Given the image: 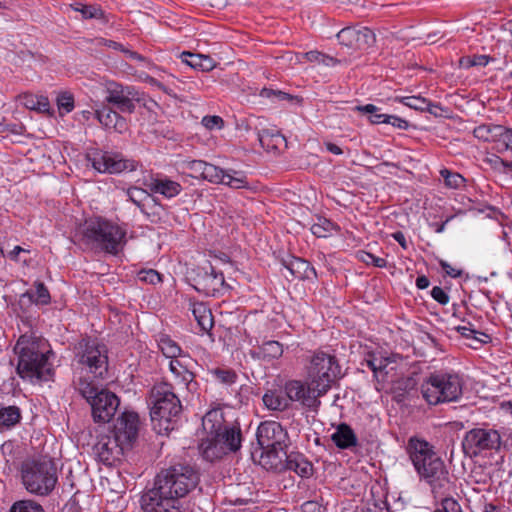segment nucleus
Instances as JSON below:
<instances>
[{
    "label": "nucleus",
    "instance_id": "nucleus-42",
    "mask_svg": "<svg viewBox=\"0 0 512 512\" xmlns=\"http://www.w3.org/2000/svg\"><path fill=\"white\" fill-rule=\"evenodd\" d=\"M126 194L132 203L139 207L142 212H145L144 202L150 198L147 190L139 187H130L127 189Z\"/></svg>",
    "mask_w": 512,
    "mask_h": 512
},
{
    "label": "nucleus",
    "instance_id": "nucleus-18",
    "mask_svg": "<svg viewBox=\"0 0 512 512\" xmlns=\"http://www.w3.org/2000/svg\"><path fill=\"white\" fill-rule=\"evenodd\" d=\"M285 394L289 402H300L303 406L317 410L321 402L319 400L324 394L316 390V386L307 379L306 383L299 380L287 381L284 385Z\"/></svg>",
    "mask_w": 512,
    "mask_h": 512
},
{
    "label": "nucleus",
    "instance_id": "nucleus-58",
    "mask_svg": "<svg viewBox=\"0 0 512 512\" xmlns=\"http://www.w3.org/2000/svg\"><path fill=\"white\" fill-rule=\"evenodd\" d=\"M302 57L305 58L307 61L317 62V63H320V61H324V60L333 61L332 57L327 56L318 51H309V52L303 53Z\"/></svg>",
    "mask_w": 512,
    "mask_h": 512
},
{
    "label": "nucleus",
    "instance_id": "nucleus-26",
    "mask_svg": "<svg viewBox=\"0 0 512 512\" xmlns=\"http://www.w3.org/2000/svg\"><path fill=\"white\" fill-rule=\"evenodd\" d=\"M507 133L512 135V132L508 131L506 127L495 124H482L473 129L474 136L486 142L502 141L503 135Z\"/></svg>",
    "mask_w": 512,
    "mask_h": 512
},
{
    "label": "nucleus",
    "instance_id": "nucleus-7",
    "mask_svg": "<svg viewBox=\"0 0 512 512\" xmlns=\"http://www.w3.org/2000/svg\"><path fill=\"white\" fill-rule=\"evenodd\" d=\"M407 452L418 474L434 483V491L444 486L443 482H448L444 462L427 441L411 437Z\"/></svg>",
    "mask_w": 512,
    "mask_h": 512
},
{
    "label": "nucleus",
    "instance_id": "nucleus-37",
    "mask_svg": "<svg viewBox=\"0 0 512 512\" xmlns=\"http://www.w3.org/2000/svg\"><path fill=\"white\" fill-rule=\"evenodd\" d=\"M258 140L263 148L275 149L285 138L278 132L270 129H263L258 132Z\"/></svg>",
    "mask_w": 512,
    "mask_h": 512
},
{
    "label": "nucleus",
    "instance_id": "nucleus-47",
    "mask_svg": "<svg viewBox=\"0 0 512 512\" xmlns=\"http://www.w3.org/2000/svg\"><path fill=\"white\" fill-rule=\"evenodd\" d=\"M356 110L360 112H364L370 114V121L373 124L386 123V118H388V114L379 113L380 108L373 104H367L364 106H357Z\"/></svg>",
    "mask_w": 512,
    "mask_h": 512
},
{
    "label": "nucleus",
    "instance_id": "nucleus-14",
    "mask_svg": "<svg viewBox=\"0 0 512 512\" xmlns=\"http://www.w3.org/2000/svg\"><path fill=\"white\" fill-rule=\"evenodd\" d=\"M501 436L494 429H472L466 433L462 446L466 454L476 456L486 450H499Z\"/></svg>",
    "mask_w": 512,
    "mask_h": 512
},
{
    "label": "nucleus",
    "instance_id": "nucleus-63",
    "mask_svg": "<svg viewBox=\"0 0 512 512\" xmlns=\"http://www.w3.org/2000/svg\"><path fill=\"white\" fill-rule=\"evenodd\" d=\"M392 237L401 245V247H403L404 249L407 248V241L402 232L397 231L392 234Z\"/></svg>",
    "mask_w": 512,
    "mask_h": 512
},
{
    "label": "nucleus",
    "instance_id": "nucleus-59",
    "mask_svg": "<svg viewBox=\"0 0 512 512\" xmlns=\"http://www.w3.org/2000/svg\"><path fill=\"white\" fill-rule=\"evenodd\" d=\"M386 120V124H390L399 129H407L409 126L406 120L394 115H388V118H386Z\"/></svg>",
    "mask_w": 512,
    "mask_h": 512
},
{
    "label": "nucleus",
    "instance_id": "nucleus-22",
    "mask_svg": "<svg viewBox=\"0 0 512 512\" xmlns=\"http://www.w3.org/2000/svg\"><path fill=\"white\" fill-rule=\"evenodd\" d=\"M280 467L293 471L302 478H307L313 473L312 464L304 457V455L297 452H291L288 454L286 451L285 455H282V464L279 465V468Z\"/></svg>",
    "mask_w": 512,
    "mask_h": 512
},
{
    "label": "nucleus",
    "instance_id": "nucleus-21",
    "mask_svg": "<svg viewBox=\"0 0 512 512\" xmlns=\"http://www.w3.org/2000/svg\"><path fill=\"white\" fill-rule=\"evenodd\" d=\"M446 386L447 382L444 376L431 375L429 379L422 384L423 397L431 405L445 402L447 400Z\"/></svg>",
    "mask_w": 512,
    "mask_h": 512
},
{
    "label": "nucleus",
    "instance_id": "nucleus-34",
    "mask_svg": "<svg viewBox=\"0 0 512 512\" xmlns=\"http://www.w3.org/2000/svg\"><path fill=\"white\" fill-rule=\"evenodd\" d=\"M171 373L177 380L178 385H182L188 393L192 395L198 393L199 384L195 380V374L189 368L179 370L174 367V371H171Z\"/></svg>",
    "mask_w": 512,
    "mask_h": 512
},
{
    "label": "nucleus",
    "instance_id": "nucleus-19",
    "mask_svg": "<svg viewBox=\"0 0 512 512\" xmlns=\"http://www.w3.org/2000/svg\"><path fill=\"white\" fill-rule=\"evenodd\" d=\"M126 450L129 449L124 447L110 432L98 435L92 448L95 458L107 466H112L120 461Z\"/></svg>",
    "mask_w": 512,
    "mask_h": 512
},
{
    "label": "nucleus",
    "instance_id": "nucleus-20",
    "mask_svg": "<svg viewBox=\"0 0 512 512\" xmlns=\"http://www.w3.org/2000/svg\"><path fill=\"white\" fill-rule=\"evenodd\" d=\"M139 417L135 412L125 411L110 432L124 447L130 449L138 437Z\"/></svg>",
    "mask_w": 512,
    "mask_h": 512
},
{
    "label": "nucleus",
    "instance_id": "nucleus-50",
    "mask_svg": "<svg viewBox=\"0 0 512 512\" xmlns=\"http://www.w3.org/2000/svg\"><path fill=\"white\" fill-rule=\"evenodd\" d=\"M365 362H366L367 366L374 372V374L376 376L378 375V373H382V372H385V374L388 373V371L386 370L388 365L390 364V361L388 358L370 355L369 358L365 359Z\"/></svg>",
    "mask_w": 512,
    "mask_h": 512
},
{
    "label": "nucleus",
    "instance_id": "nucleus-54",
    "mask_svg": "<svg viewBox=\"0 0 512 512\" xmlns=\"http://www.w3.org/2000/svg\"><path fill=\"white\" fill-rule=\"evenodd\" d=\"M260 96L271 99L273 102L291 101L294 99V97L288 93L267 88L261 90Z\"/></svg>",
    "mask_w": 512,
    "mask_h": 512
},
{
    "label": "nucleus",
    "instance_id": "nucleus-2",
    "mask_svg": "<svg viewBox=\"0 0 512 512\" xmlns=\"http://www.w3.org/2000/svg\"><path fill=\"white\" fill-rule=\"evenodd\" d=\"M202 426L207 437L199 448L206 460L213 462L240 449L241 429L238 425H227L220 408L208 411L202 418Z\"/></svg>",
    "mask_w": 512,
    "mask_h": 512
},
{
    "label": "nucleus",
    "instance_id": "nucleus-48",
    "mask_svg": "<svg viewBox=\"0 0 512 512\" xmlns=\"http://www.w3.org/2000/svg\"><path fill=\"white\" fill-rule=\"evenodd\" d=\"M464 384L462 375L450 373V402L457 401L461 397Z\"/></svg>",
    "mask_w": 512,
    "mask_h": 512
},
{
    "label": "nucleus",
    "instance_id": "nucleus-12",
    "mask_svg": "<svg viewBox=\"0 0 512 512\" xmlns=\"http://www.w3.org/2000/svg\"><path fill=\"white\" fill-rule=\"evenodd\" d=\"M77 362L86 366L95 377H103L108 370L107 350L95 341L82 339L75 347Z\"/></svg>",
    "mask_w": 512,
    "mask_h": 512
},
{
    "label": "nucleus",
    "instance_id": "nucleus-5",
    "mask_svg": "<svg viewBox=\"0 0 512 512\" xmlns=\"http://www.w3.org/2000/svg\"><path fill=\"white\" fill-rule=\"evenodd\" d=\"M150 416L153 429L158 434H169L177 425L182 411L179 397L168 382L155 384L149 395Z\"/></svg>",
    "mask_w": 512,
    "mask_h": 512
},
{
    "label": "nucleus",
    "instance_id": "nucleus-39",
    "mask_svg": "<svg viewBox=\"0 0 512 512\" xmlns=\"http://www.w3.org/2000/svg\"><path fill=\"white\" fill-rule=\"evenodd\" d=\"M208 372L216 382L225 386L235 384L238 379L237 373L231 368H212Z\"/></svg>",
    "mask_w": 512,
    "mask_h": 512
},
{
    "label": "nucleus",
    "instance_id": "nucleus-60",
    "mask_svg": "<svg viewBox=\"0 0 512 512\" xmlns=\"http://www.w3.org/2000/svg\"><path fill=\"white\" fill-rule=\"evenodd\" d=\"M431 296L437 302L441 304H446L448 302V295L444 292V290L438 286L433 287L431 291Z\"/></svg>",
    "mask_w": 512,
    "mask_h": 512
},
{
    "label": "nucleus",
    "instance_id": "nucleus-6",
    "mask_svg": "<svg viewBox=\"0 0 512 512\" xmlns=\"http://www.w3.org/2000/svg\"><path fill=\"white\" fill-rule=\"evenodd\" d=\"M20 473L26 491L37 496L50 495L58 482L57 466L47 455L25 460Z\"/></svg>",
    "mask_w": 512,
    "mask_h": 512
},
{
    "label": "nucleus",
    "instance_id": "nucleus-45",
    "mask_svg": "<svg viewBox=\"0 0 512 512\" xmlns=\"http://www.w3.org/2000/svg\"><path fill=\"white\" fill-rule=\"evenodd\" d=\"M9 512H44V509L38 502L25 499L14 502Z\"/></svg>",
    "mask_w": 512,
    "mask_h": 512
},
{
    "label": "nucleus",
    "instance_id": "nucleus-64",
    "mask_svg": "<svg viewBox=\"0 0 512 512\" xmlns=\"http://www.w3.org/2000/svg\"><path fill=\"white\" fill-rule=\"evenodd\" d=\"M416 286L418 289H426L429 286V279L424 275L417 277Z\"/></svg>",
    "mask_w": 512,
    "mask_h": 512
},
{
    "label": "nucleus",
    "instance_id": "nucleus-3",
    "mask_svg": "<svg viewBox=\"0 0 512 512\" xmlns=\"http://www.w3.org/2000/svg\"><path fill=\"white\" fill-rule=\"evenodd\" d=\"M18 355L17 374L31 383L47 381L52 372V366L48 361L46 343L42 340L28 336H21L15 347Z\"/></svg>",
    "mask_w": 512,
    "mask_h": 512
},
{
    "label": "nucleus",
    "instance_id": "nucleus-29",
    "mask_svg": "<svg viewBox=\"0 0 512 512\" xmlns=\"http://www.w3.org/2000/svg\"><path fill=\"white\" fill-rule=\"evenodd\" d=\"M283 354V345L278 341L269 340L262 343V345L254 348L251 351V355L254 358L263 361H272L278 359Z\"/></svg>",
    "mask_w": 512,
    "mask_h": 512
},
{
    "label": "nucleus",
    "instance_id": "nucleus-57",
    "mask_svg": "<svg viewBox=\"0 0 512 512\" xmlns=\"http://www.w3.org/2000/svg\"><path fill=\"white\" fill-rule=\"evenodd\" d=\"M360 259L365 262L366 264H372L375 267H385L386 266V260L384 258L376 257L371 253L362 251L360 253Z\"/></svg>",
    "mask_w": 512,
    "mask_h": 512
},
{
    "label": "nucleus",
    "instance_id": "nucleus-4",
    "mask_svg": "<svg viewBox=\"0 0 512 512\" xmlns=\"http://www.w3.org/2000/svg\"><path fill=\"white\" fill-rule=\"evenodd\" d=\"M74 237L86 246L117 255L126 243V230L107 219L95 217L86 220Z\"/></svg>",
    "mask_w": 512,
    "mask_h": 512
},
{
    "label": "nucleus",
    "instance_id": "nucleus-27",
    "mask_svg": "<svg viewBox=\"0 0 512 512\" xmlns=\"http://www.w3.org/2000/svg\"><path fill=\"white\" fill-rule=\"evenodd\" d=\"M283 266L294 278L310 279L316 276L315 269L304 259L291 257L283 262Z\"/></svg>",
    "mask_w": 512,
    "mask_h": 512
},
{
    "label": "nucleus",
    "instance_id": "nucleus-8",
    "mask_svg": "<svg viewBox=\"0 0 512 512\" xmlns=\"http://www.w3.org/2000/svg\"><path fill=\"white\" fill-rule=\"evenodd\" d=\"M256 437L261 449L260 463L266 468L278 469L288 447L287 431L279 422L264 421L259 425Z\"/></svg>",
    "mask_w": 512,
    "mask_h": 512
},
{
    "label": "nucleus",
    "instance_id": "nucleus-51",
    "mask_svg": "<svg viewBox=\"0 0 512 512\" xmlns=\"http://www.w3.org/2000/svg\"><path fill=\"white\" fill-rule=\"evenodd\" d=\"M334 229L335 225L327 219H319L317 223L311 226V232L319 238L327 237Z\"/></svg>",
    "mask_w": 512,
    "mask_h": 512
},
{
    "label": "nucleus",
    "instance_id": "nucleus-56",
    "mask_svg": "<svg viewBox=\"0 0 512 512\" xmlns=\"http://www.w3.org/2000/svg\"><path fill=\"white\" fill-rule=\"evenodd\" d=\"M202 124L209 130L221 129L224 126V120L217 115L205 116L202 118Z\"/></svg>",
    "mask_w": 512,
    "mask_h": 512
},
{
    "label": "nucleus",
    "instance_id": "nucleus-49",
    "mask_svg": "<svg viewBox=\"0 0 512 512\" xmlns=\"http://www.w3.org/2000/svg\"><path fill=\"white\" fill-rule=\"evenodd\" d=\"M35 287V294L26 292L24 296L27 295L31 300L35 301L38 304H48L50 302V294L44 283L36 282Z\"/></svg>",
    "mask_w": 512,
    "mask_h": 512
},
{
    "label": "nucleus",
    "instance_id": "nucleus-33",
    "mask_svg": "<svg viewBox=\"0 0 512 512\" xmlns=\"http://www.w3.org/2000/svg\"><path fill=\"white\" fill-rule=\"evenodd\" d=\"M192 314L197 321L201 331L209 332L213 325L214 320L211 310L203 303H195L192 307Z\"/></svg>",
    "mask_w": 512,
    "mask_h": 512
},
{
    "label": "nucleus",
    "instance_id": "nucleus-17",
    "mask_svg": "<svg viewBox=\"0 0 512 512\" xmlns=\"http://www.w3.org/2000/svg\"><path fill=\"white\" fill-rule=\"evenodd\" d=\"M193 281L194 288L206 296H217L228 289L223 273L217 272L210 263L198 267Z\"/></svg>",
    "mask_w": 512,
    "mask_h": 512
},
{
    "label": "nucleus",
    "instance_id": "nucleus-44",
    "mask_svg": "<svg viewBox=\"0 0 512 512\" xmlns=\"http://www.w3.org/2000/svg\"><path fill=\"white\" fill-rule=\"evenodd\" d=\"M71 7L80 12L84 19H100L104 16L103 10L96 5H84L82 3H75Z\"/></svg>",
    "mask_w": 512,
    "mask_h": 512
},
{
    "label": "nucleus",
    "instance_id": "nucleus-32",
    "mask_svg": "<svg viewBox=\"0 0 512 512\" xmlns=\"http://www.w3.org/2000/svg\"><path fill=\"white\" fill-rule=\"evenodd\" d=\"M213 183H221L233 189H241L248 186L247 178L242 172L231 169L223 170L222 168H220L219 179L213 181Z\"/></svg>",
    "mask_w": 512,
    "mask_h": 512
},
{
    "label": "nucleus",
    "instance_id": "nucleus-53",
    "mask_svg": "<svg viewBox=\"0 0 512 512\" xmlns=\"http://www.w3.org/2000/svg\"><path fill=\"white\" fill-rule=\"evenodd\" d=\"M355 35H356V29L351 27L343 28L340 32L337 34V39L340 44L354 48L355 45Z\"/></svg>",
    "mask_w": 512,
    "mask_h": 512
},
{
    "label": "nucleus",
    "instance_id": "nucleus-38",
    "mask_svg": "<svg viewBox=\"0 0 512 512\" xmlns=\"http://www.w3.org/2000/svg\"><path fill=\"white\" fill-rule=\"evenodd\" d=\"M21 419V412L17 406L0 408V427L11 428Z\"/></svg>",
    "mask_w": 512,
    "mask_h": 512
},
{
    "label": "nucleus",
    "instance_id": "nucleus-55",
    "mask_svg": "<svg viewBox=\"0 0 512 512\" xmlns=\"http://www.w3.org/2000/svg\"><path fill=\"white\" fill-rule=\"evenodd\" d=\"M137 277L138 280L153 285L160 283L162 281L161 275L156 270L153 269L141 270L138 273Z\"/></svg>",
    "mask_w": 512,
    "mask_h": 512
},
{
    "label": "nucleus",
    "instance_id": "nucleus-15",
    "mask_svg": "<svg viewBox=\"0 0 512 512\" xmlns=\"http://www.w3.org/2000/svg\"><path fill=\"white\" fill-rule=\"evenodd\" d=\"M87 157L92 167L100 173L116 174L136 169L134 160L125 159L119 153L95 150L89 153Z\"/></svg>",
    "mask_w": 512,
    "mask_h": 512
},
{
    "label": "nucleus",
    "instance_id": "nucleus-40",
    "mask_svg": "<svg viewBox=\"0 0 512 512\" xmlns=\"http://www.w3.org/2000/svg\"><path fill=\"white\" fill-rule=\"evenodd\" d=\"M24 105L30 110L52 114L49 100L45 96L27 95L24 97Z\"/></svg>",
    "mask_w": 512,
    "mask_h": 512
},
{
    "label": "nucleus",
    "instance_id": "nucleus-35",
    "mask_svg": "<svg viewBox=\"0 0 512 512\" xmlns=\"http://www.w3.org/2000/svg\"><path fill=\"white\" fill-rule=\"evenodd\" d=\"M157 343L159 349L166 358H188V355L183 353L180 346L168 335H160Z\"/></svg>",
    "mask_w": 512,
    "mask_h": 512
},
{
    "label": "nucleus",
    "instance_id": "nucleus-13",
    "mask_svg": "<svg viewBox=\"0 0 512 512\" xmlns=\"http://www.w3.org/2000/svg\"><path fill=\"white\" fill-rule=\"evenodd\" d=\"M470 190L461 174L450 171V209L455 212L450 214V221L455 220L458 215L474 213Z\"/></svg>",
    "mask_w": 512,
    "mask_h": 512
},
{
    "label": "nucleus",
    "instance_id": "nucleus-16",
    "mask_svg": "<svg viewBox=\"0 0 512 512\" xmlns=\"http://www.w3.org/2000/svg\"><path fill=\"white\" fill-rule=\"evenodd\" d=\"M105 100L123 113H133L135 102L141 101V94L134 86L111 81L106 84Z\"/></svg>",
    "mask_w": 512,
    "mask_h": 512
},
{
    "label": "nucleus",
    "instance_id": "nucleus-36",
    "mask_svg": "<svg viewBox=\"0 0 512 512\" xmlns=\"http://www.w3.org/2000/svg\"><path fill=\"white\" fill-rule=\"evenodd\" d=\"M99 45H103V46H106V47H109V48H112V49H115V50H119L122 53H124L129 59L141 62L147 68L152 66V63H151V61L148 58L144 57L143 55L139 54L136 51H132V50L124 47L121 43L115 42L113 40L103 39L102 38V39L99 40Z\"/></svg>",
    "mask_w": 512,
    "mask_h": 512
},
{
    "label": "nucleus",
    "instance_id": "nucleus-31",
    "mask_svg": "<svg viewBox=\"0 0 512 512\" xmlns=\"http://www.w3.org/2000/svg\"><path fill=\"white\" fill-rule=\"evenodd\" d=\"M262 400L265 407L272 411H284L290 405L288 396L281 390H268Z\"/></svg>",
    "mask_w": 512,
    "mask_h": 512
},
{
    "label": "nucleus",
    "instance_id": "nucleus-41",
    "mask_svg": "<svg viewBox=\"0 0 512 512\" xmlns=\"http://www.w3.org/2000/svg\"><path fill=\"white\" fill-rule=\"evenodd\" d=\"M374 42L375 34L371 29L367 27L356 29L354 48L366 49L368 47H371L374 44Z\"/></svg>",
    "mask_w": 512,
    "mask_h": 512
},
{
    "label": "nucleus",
    "instance_id": "nucleus-9",
    "mask_svg": "<svg viewBox=\"0 0 512 512\" xmlns=\"http://www.w3.org/2000/svg\"><path fill=\"white\" fill-rule=\"evenodd\" d=\"M76 390L87 400L92 409V417L95 422H109L115 415L120 401L112 392L99 389L86 378L79 377L74 381Z\"/></svg>",
    "mask_w": 512,
    "mask_h": 512
},
{
    "label": "nucleus",
    "instance_id": "nucleus-11",
    "mask_svg": "<svg viewBox=\"0 0 512 512\" xmlns=\"http://www.w3.org/2000/svg\"><path fill=\"white\" fill-rule=\"evenodd\" d=\"M464 311V306L457 308L453 304V314L450 317V331H453L454 335H450V339L457 340L469 348L479 349L484 344L489 343L491 337L484 332L478 331L468 319L462 318L461 315Z\"/></svg>",
    "mask_w": 512,
    "mask_h": 512
},
{
    "label": "nucleus",
    "instance_id": "nucleus-1",
    "mask_svg": "<svg viewBox=\"0 0 512 512\" xmlns=\"http://www.w3.org/2000/svg\"><path fill=\"white\" fill-rule=\"evenodd\" d=\"M199 483V473L191 465L176 464L162 469L155 477L153 488L141 497L145 512H182L180 499Z\"/></svg>",
    "mask_w": 512,
    "mask_h": 512
},
{
    "label": "nucleus",
    "instance_id": "nucleus-24",
    "mask_svg": "<svg viewBox=\"0 0 512 512\" xmlns=\"http://www.w3.org/2000/svg\"><path fill=\"white\" fill-rule=\"evenodd\" d=\"M96 118L106 129L117 133H124L128 129L127 121L111 108L104 107L96 111Z\"/></svg>",
    "mask_w": 512,
    "mask_h": 512
},
{
    "label": "nucleus",
    "instance_id": "nucleus-28",
    "mask_svg": "<svg viewBox=\"0 0 512 512\" xmlns=\"http://www.w3.org/2000/svg\"><path fill=\"white\" fill-rule=\"evenodd\" d=\"M334 444L340 449H350L358 444V439L353 429L346 423L337 426L331 436Z\"/></svg>",
    "mask_w": 512,
    "mask_h": 512
},
{
    "label": "nucleus",
    "instance_id": "nucleus-30",
    "mask_svg": "<svg viewBox=\"0 0 512 512\" xmlns=\"http://www.w3.org/2000/svg\"><path fill=\"white\" fill-rule=\"evenodd\" d=\"M181 59L186 65L200 71H211L216 66L215 61L207 55L183 52Z\"/></svg>",
    "mask_w": 512,
    "mask_h": 512
},
{
    "label": "nucleus",
    "instance_id": "nucleus-10",
    "mask_svg": "<svg viewBox=\"0 0 512 512\" xmlns=\"http://www.w3.org/2000/svg\"><path fill=\"white\" fill-rule=\"evenodd\" d=\"M340 376L341 367L335 355L324 351L313 354L307 367V379L316 386L318 392L325 395Z\"/></svg>",
    "mask_w": 512,
    "mask_h": 512
},
{
    "label": "nucleus",
    "instance_id": "nucleus-25",
    "mask_svg": "<svg viewBox=\"0 0 512 512\" xmlns=\"http://www.w3.org/2000/svg\"><path fill=\"white\" fill-rule=\"evenodd\" d=\"M145 186L153 193H158L166 198H173L182 191V186L166 177H152L145 182Z\"/></svg>",
    "mask_w": 512,
    "mask_h": 512
},
{
    "label": "nucleus",
    "instance_id": "nucleus-43",
    "mask_svg": "<svg viewBox=\"0 0 512 512\" xmlns=\"http://www.w3.org/2000/svg\"><path fill=\"white\" fill-rule=\"evenodd\" d=\"M493 58L488 55H473L461 57L458 61L459 68L485 67Z\"/></svg>",
    "mask_w": 512,
    "mask_h": 512
},
{
    "label": "nucleus",
    "instance_id": "nucleus-23",
    "mask_svg": "<svg viewBox=\"0 0 512 512\" xmlns=\"http://www.w3.org/2000/svg\"><path fill=\"white\" fill-rule=\"evenodd\" d=\"M185 169L193 178H201L209 182L219 179L220 167L202 160H192L185 163Z\"/></svg>",
    "mask_w": 512,
    "mask_h": 512
},
{
    "label": "nucleus",
    "instance_id": "nucleus-46",
    "mask_svg": "<svg viewBox=\"0 0 512 512\" xmlns=\"http://www.w3.org/2000/svg\"><path fill=\"white\" fill-rule=\"evenodd\" d=\"M394 100L415 110L424 111L429 107L428 100L421 96H396Z\"/></svg>",
    "mask_w": 512,
    "mask_h": 512
},
{
    "label": "nucleus",
    "instance_id": "nucleus-61",
    "mask_svg": "<svg viewBox=\"0 0 512 512\" xmlns=\"http://www.w3.org/2000/svg\"><path fill=\"white\" fill-rule=\"evenodd\" d=\"M188 359H189V357L188 358H173V359H171L170 363H169V370L174 371V367L179 370L188 368V363L186 361Z\"/></svg>",
    "mask_w": 512,
    "mask_h": 512
},
{
    "label": "nucleus",
    "instance_id": "nucleus-52",
    "mask_svg": "<svg viewBox=\"0 0 512 512\" xmlns=\"http://www.w3.org/2000/svg\"><path fill=\"white\" fill-rule=\"evenodd\" d=\"M56 101L60 112L69 113L74 109V97L70 92L59 93Z\"/></svg>",
    "mask_w": 512,
    "mask_h": 512
},
{
    "label": "nucleus",
    "instance_id": "nucleus-62",
    "mask_svg": "<svg viewBox=\"0 0 512 512\" xmlns=\"http://www.w3.org/2000/svg\"><path fill=\"white\" fill-rule=\"evenodd\" d=\"M495 168L499 169L503 173H507L512 171V161L504 160L500 157H496L495 159Z\"/></svg>",
    "mask_w": 512,
    "mask_h": 512
}]
</instances>
